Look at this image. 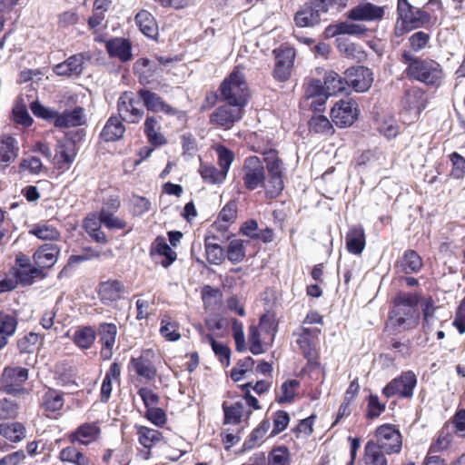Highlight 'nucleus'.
Listing matches in <instances>:
<instances>
[{
	"label": "nucleus",
	"mask_w": 465,
	"mask_h": 465,
	"mask_svg": "<svg viewBox=\"0 0 465 465\" xmlns=\"http://www.w3.org/2000/svg\"><path fill=\"white\" fill-rule=\"evenodd\" d=\"M263 161L258 156L245 158L242 166V179L249 191L263 188L271 198L283 190V166L277 151L263 152Z\"/></svg>",
	"instance_id": "1"
},
{
	"label": "nucleus",
	"mask_w": 465,
	"mask_h": 465,
	"mask_svg": "<svg viewBox=\"0 0 465 465\" xmlns=\"http://www.w3.org/2000/svg\"><path fill=\"white\" fill-rule=\"evenodd\" d=\"M401 62L407 64L405 73L409 78L430 86H439L441 84L444 74L440 64L436 61L421 59L409 51H403Z\"/></svg>",
	"instance_id": "2"
},
{
	"label": "nucleus",
	"mask_w": 465,
	"mask_h": 465,
	"mask_svg": "<svg viewBox=\"0 0 465 465\" xmlns=\"http://www.w3.org/2000/svg\"><path fill=\"white\" fill-rule=\"evenodd\" d=\"M220 91L223 100L232 105L244 108L248 104V85L243 74L238 67L223 80Z\"/></svg>",
	"instance_id": "3"
},
{
	"label": "nucleus",
	"mask_w": 465,
	"mask_h": 465,
	"mask_svg": "<svg viewBox=\"0 0 465 465\" xmlns=\"http://www.w3.org/2000/svg\"><path fill=\"white\" fill-rule=\"evenodd\" d=\"M417 301L410 293L399 295L394 300V307L390 312V320L395 326L404 329L413 328L417 324L419 312Z\"/></svg>",
	"instance_id": "4"
},
{
	"label": "nucleus",
	"mask_w": 465,
	"mask_h": 465,
	"mask_svg": "<svg viewBox=\"0 0 465 465\" xmlns=\"http://www.w3.org/2000/svg\"><path fill=\"white\" fill-rule=\"evenodd\" d=\"M27 380L28 370L26 368L5 367L0 378V393L13 396L29 394V391L24 386Z\"/></svg>",
	"instance_id": "5"
},
{
	"label": "nucleus",
	"mask_w": 465,
	"mask_h": 465,
	"mask_svg": "<svg viewBox=\"0 0 465 465\" xmlns=\"http://www.w3.org/2000/svg\"><path fill=\"white\" fill-rule=\"evenodd\" d=\"M372 442L388 454L399 453L402 447V440L400 431L391 424H384L376 429L375 438Z\"/></svg>",
	"instance_id": "6"
},
{
	"label": "nucleus",
	"mask_w": 465,
	"mask_h": 465,
	"mask_svg": "<svg viewBox=\"0 0 465 465\" xmlns=\"http://www.w3.org/2000/svg\"><path fill=\"white\" fill-rule=\"evenodd\" d=\"M417 379L411 371L402 372L399 377L391 381L382 390L386 398L400 396L411 398L416 386Z\"/></svg>",
	"instance_id": "7"
},
{
	"label": "nucleus",
	"mask_w": 465,
	"mask_h": 465,
	"mask_svg": "<svg viewBox=\"0 0 465 465\" xmlns=\"http://www.w3.org/2000/svg\"><path fill=\"white\" fill-rule=\"evenodd\" d=\"M117 110L121 120L127 123L136 124L143 116L140 99L133 92L122 94L117 102Z\"/></svg>",
	"instance_id": "8"
},
{
	"label": "nucleus",
	"mask_w": 465,
	"mask_h": 465,
	"mask_svg": "<svg viewBox=\"0 0 465 465\" xmlns=\"http://www.w3.org/2000/svg\"><path fill=\"white\" fill-rule=\"evenodd\" d=\"M243 107L232 105L228 103L221 105L211 114L210 122L224 130H229L234 123L240 121L243 115Z\"/></svg>",
	"instance_id": "9"
},
{
	"label": "nucleus",
	"mask_w": 465,
	"mask_h": 465,
	"mask_svg": "<svg viewBox=\"0 0 465 465\" xmlns=\"http://www.w3.org/2000/svg\"><path fill=\"white\" fill-rule=\"evenodd\" d=\"M275 66L273 76L276 80L285 82L291 76L295 59V50L292 47H281L274 50Z\"/></svg>",
	"instance_id": "10"
},
{
	"label": "nucleus",
	"mask_w": 465,
	"mask_h": 465,
	"mask_svg": "<svg viewBox=\"0 0 465 465\" xmlns=\"http://www.w3.org/2000/svg\"><path fill=\"white\" fill-rule=\"evenodd\" d=\"M358 113V105L355 101L341 100L332 107L331 115L337 126L347 127L355 122Z\"/></svg>",
	"instance_id": "11"
},
{
	"label": "nucleus",
	"mask_w": 465,
	"mask_h": 465,
	"mask_svg": "<svg viewBox=\"0 0 465 465\" xmlns=\"http://www.w3.org/2000/svg\"><path fill=\"white\" fill-rule=\"evenodd\" d=\"M139 97L143 100L144 106L149 111H153L154 113H163L167 115L177 116V118H182L184 116V114L166 104L161 96L157 94L151 92L147 89H140Z\"/></svg>",
	"instance_id": "12"
},
{
	"label": "nucleus",
	"mask_w": 465,
	"mask_h": 465,
	"mask_svg": "<svg viewBox=\"0 0 465 465\" xmlns=\"http://www.w3.org/2000/svg\"><path fill=\"white\" fill-rule=\"evenodd\" d=\"M347 86L352 87L356 92L367 91L372 82V74L369 68L364 66L351 67L345 72Z\"/></svg>",
	"instance_id": "13"
},
{
	"label": "nucleus",
	"mask_w": 465,
	"mask_h": 465,
	"mask_svg": "<svg viewBox=\"0 0 465 465\" xmlns=\"http://www.w3.org/2000/svg\"><path fill=\"white\" fill-rule=\"evenodd\" d=\"M384 7L372 3H361L348 12V18L353 21L374 22L384 16Z\"/></svg>",
	"instance_id": "14"
},
{
	"label": "nucleus",
	"mask_w": 465,
	"mask_h": 465,
	"mask_svg": "<svg viewBox=\"0 0 465 465\" xmlns=\"http://www.w3.org/2000/svg\"><path fill=\"white\" fill-rule=\"evenodd\" d=\"M101 435V429L95 422H85L81 424L68 436L72 443L90 445L97 441Z\"/></svg>",
	"instance_id": "15"
},
{
	"label": "nucleus",
	"mask_w": 465,
	"mask_h": 465,
	"mask_svg": "<svg viewBox=\"0 0 465 465\" xmlns=\"http://www.w3.org/2000/svg\"><path fill=\"white\" fill-rule=\"evenodd\" d=\"M126 292L124 284L118 280H108L99 284L98 294L104 304H111L120 300Z\"/></svg>",
	"instance_id": "16"
},
{
	"label": "nucleus",
	"mask_w": 465,
	"mask_h": 465,
	"mask_svg": "<svg viewBox=\"0 0 465 465\" xmlns=\"http://www.w3.org/2000/svg\"><path fill=\"white\" fill-rule=\"evenodd\" d=\"M98 334L102 343L101 355L104 359L109 360L113 355V349L117 335V327L114 323H101L99 325Z\"/></svg>",
	"instance_id": "17"
},
{
	"label": "nucleus",
	"mask_w": 465,
	"mask_h": 465,
	"mask_svg": "<svg viewBox=\"0 0 465 465\" xmlns=\"http://www.w3.org/2000/svg\"><path fill=\"white\" fill-rule=\"evenodd\" d=\"M329 95L325 93L320 80H312L306 87L305 98L312 100L310 107L314 112H322Z\"/></svg>",
	"instance_id": "18"
},
{
	"label": "nucleus",
	"mask_w": 465,
	"mask_h": 465,
	"mask_svg": "<svg viewBox=\"0 0 465 465\" xmlns=\"http://www.w3.org/2000/svg\"><path fill=\"white\" fill-rule=\"evenodd\" d=\"M60 248L54 243H45L34 253V261L40 268H51L57 262Z\"/></svg>",
	"instance_id": "19"
},
{
	"label": "nucleus",
	"mask_w": 465,
	"mask_h": 465,
	"mask_svg": "<svg viewBox=\"0 0 465 465\" xmlns=\"http://www.w3.org/2000/svg\"><path fill=\"white\" fill-rule=\"evenodd\" d=\"M54 125L59 128H68L82 125L84 123V114L82 107L65 110L62 114L56 112Z\"/></svg>",
	"instance_id": "20"
},
{
	"label": "nucleus",
	"mask_w": 465,
	"mask_h": 465,
	"mask_svg": "<svg viewBox=\"0 0 465 465\" xmlns=\"http://www.w3.org/2000/svg\"><path fill=\"white\" fill-rule=\"evenodd\" d=\"M19 147L17 141L9 135L0 139V167H7L18 156Z\"/></svg>",
	"instance_id": "21"
},
{
	"label": "nucleus",
	"mask_w": 465,
	"mask_h": 465,
	"mask_svg": "<svg viewBox=\"0 0 465 465\" xmlns=\"http://www.w3.org/2000/svg\"><path fill=\"white\" fill-rule=\"evenodd\" d=\"M130 364L138 376L147 381H152L156 377L157 370L149 358V352L136 358L133 357Z\"/></svg>",
	"instance_id": "22"
},
{
	"label": "nucleus",
	"mask_w": 465,
	"mask_h": 465,
	"mask_svg": "<svg viewBox=\"0 0 465 465\" xmlns=\"http://www.w3.org/2000/svg\"><path fill=\"white\" fill-rule=\"evenodd\" d=\"M84 55L83 54H74L64 62L56 64L54 67V72L57 75L63 76L79 75L84 69Z\"/></svg>",
	"instance_id": "23"
},
{
	"label": "nucleus",
	"mask_w": 465,
	"mask_h": 465,
	"mask_svg": "<svg viewBox=\"0 0 465 465\" xmlns=\"http://www.w3.org/2000/svg\"><path fill=\"white\" fill-rule=\"evenodd\" d=\"M422 261L420 255L415 251L409 250L396 262L395 269L398 273L410 274L420 271Z\"/></svg>",
	"instance_id": "24"
},
{
	"label": "nucleus",
	"mask_w": 465,
	"mask_h": 465,
	"mask_svg": "<svg viewBox=\"0 0 465 465\" xmlns=\"http://www.w3.org/2000/svg\"><path fill=\"white\" fill-rule=\"evenodd\" d=\"M18 325L15 316L4 311H0V350L7 343L10 337L14 336Z\"/></svg>",
	"instance_id": "25"
},
{
	"label": "nucleus",
	"mask_w": 465,
	"mask_h": 465,
	"mask_svg": "<svg viewBox=\"0 0 465 465\" xmlns=\"http://www.w3.org/2000/svg\"><path fill=\"white\" fill-rule=\"evenodd\" d=\"M106 49L113 57L127 62L132 58V45L127 39L114 38L106 43Z\"/></svg>",
	"instance_id": "26"
},
{
	"label": "nucleus",
	"mask_w": 465,
	"mask_h": 465,
	"mask_svg": "<svg viewBox=\"0 0 465 465\" xmlns=\"http://www.w3.org/2000/svg\"><path fill=\"white\" fill-rule=\"evenodd\" d=\"M401 103L406 110L420 114L425 108V94L419 88L409 89L405 92Z\"/></svg>",
	"instance_id": "27"
},
{
	"label": "nucleus",
	"mask_w": 465,
	"mask_h": 465,
	"mask_svg": "<svg viewBox=\"0 0 465 465\" xmlns=\"http://www.w3.org/2000/svg\"><path fill=\"white\" fill-rule=\"evenodd\" d=\"M151 254L163 256L160 262L163 267H169L177 258L176 252L168 245L163 237H157L151 247Z\"/></svg>",
	"instance_id": "28"
},
{
	"label": "nucleus",
	"mask_w": 465,
	"mask_h": 465,
	"mask_svg": "<svg viewBox=\"0 0 465 465\" xmlns=\"http://www.w3.org/2000/svg\"><path fill=\"white\" fill-rule=\"evenodd\" d=\"M298 380H287L275 391V401L279 404H290L294 401L297 391L300 388Z\"/></svg>",
	"instance_id": "29"
},
{
	"label": "nucleus",
	"mask_w": 465,
	"mask_h": 465,
	"mask_svg": "<svg viewBox=\"0 0 465 465\" xmlns=\"http://www.w3.org/2000/svg\"><path fill=\"white\" fill-rule=\"evenodd\" d=\"M346 247L349 252L360 254L365 247V235L361 226L351 227L346 235Z\"/></svg>",
	"instance_id": "30"
},
{
	"label": "nucleus",
	"mask_w": 465,
	"mask_h": 465,
	"mask_svg": "<svg viewBox=\"0 0 465 465\" xmlns=\"http://www.w3.org/2000/svg\"><path fill=\"white\" fill-rule=\"evenodd\" d=\"M161 126L154 116H148L144 122V134L148 142L153 146H162L167 143L164 135L160 132Z\"/></svg>",
	"instance_id": "31"
},
{
	"label": "nucleus",
	"mask_w": 465,
	"mask_h": 465,
	"mask_svg": "<svg viewBox=\"0 0 465 465\" xmlns=\"http://www.w3.org/2000/svg\"><path fill=\"white\" fill-rule=\"evenodd\" d=\"M388 455L383 449L374 444L372 440H368L364 446L363 460L365 465H387Z\"/></svg>",
	"instance_id": "32"
},
{
	"label": "nucleus",
	"mask_w": 465,
	"mask_h": 465,
	"mask_svg": "<svg viewBox=\"0 0 465 465\" xmlns=\"http://www.w3.org/2000/svg\"><path fill=\"white\" fill-rule=\"evenodd\" d=\"M75 145L73 142H61L57 144L55 150V158L59 169L68 167L75 158Z\"/></svg>",
	"instance_id": "33"
},
{
	"label": "nucleus",
	"mask_w": 465,
	"mask_h": 465,
	"mask_svg": "<svg viewBox=\"0 0 465 465\" xmlns=\"http://www.w3.org/2000/svg\"><path fill=\"white\" fill-rule=\"evenodd\" d=\"M135 23L140 31L147 37L153 38L157 35L158 26L154 17L146 10H141L135 15Z\"/></svg>",
	"instance_id": "34"
},
{
	"label": "nucleus",
	"mask_w": 465,
	"mask_h": 465,
	"mask_svg": "<svg viewBox=\"0 0 465 465\" xmlns=\"http://www.w3.org/2000/svg\"><path fill=\"white\" fill-rule=\"evenodd\" d=\"M125 132V127L121 119L116 116H111L102 133L101 136L105 142H114L121 139Z\"/></svg>",
	"instance_id": "35"
},
{
	"label": "nucleus",
	"mask_w": 465,
	"mask_h": 465,
	"mask_svg": "<svg viewBox=\"0 0 465 465\" xmlns=\"http://www.w3.org/2000/svg\"><path fill=\"white\" fill-rule=\"evenodd\" d=\"M139 443L144 449H152L163 440V434L154 429L142 425H135Z\"/></svg>",
	"instance_id": "36"
},
{
	"label": "nucleus",
	"mask_w": 465,
	"mask_h": 465,
	"mask_svg": "<svg viewBox=\"0 0 465 465\" xmlns=\"http://www.w3.org/2000/svg\"><path fill=\"white\" fill-rule=\"evenodd\" d=\"M325 93L329 95H337L347 89V83L345 78H342L334 71H330L325 74L324 84L322 85Z\"/></svg>",
	"instance_id": "37"
},
{
	"label": "nucleus",
	"mask_w": 465,
	"mask_h": 465,
	"mask_svg": "<svg viewBox=\"0 0 465 465\" xmlns=\"http://www.w3.org/2000/svg\"><path fill=\"white\" fill-rule=\"evenodd\" d=\"M294 21L299 27H311L319 24L321 17L317 15V11H314L312 6L307 3L295 14Z\"/></svg>",
	"instance_id": "38"
},
{
	"label": "nucleus",
	"mask_w": 465,
	"mask_h": 465,
	"mask_svg": "<svg viewBox=\"0 0 465 465\" xmlns=\"http://www.w3.org/2000/svg\"><path fill=\"white\" fill-rule=\"evenodd\" d=\"M59 457L65 465H91V461L82 451L78 450L74 446L64 448Z\"/></svg>",
	"instance_id": "39"
},
{
	"label": "nucleus",
	"mask_w": 465,
	"mask_h": 465,
	"mask_svg": "<svg viewBox=\"0 0 465 465\" xmlns=\"http://www.w3.org/2000/svg\"><path fill=\"white\" fill-rule=\"evenodd\" d=\"M401 19L413 30L428 23L430 20V15L420 8L412 6L410 11L404 13L403 15L401 16Z\"/></svg>",
	"instance_id": "40"
},
{
	"label": "nucleus",
	"mask_w": 465,
	"mask_h": 465,
	"mask_svg": "<svg viewBox=\"0 0 465 465\" xmlns=\"http://www.w3.org/2000/svg\"><path fill=\"white\" fill-rule=\"evenodd\" d=\"M0 434L13 442H17L25 437V428L20 422H5L0 424Z\"/></svg>",
	"instance_id": "41"
},
{
	"label": "nucleus",
	"mask_w": 465,
	"mask_h": 465,
	"mask_svg": "<svg viewBox=\"0 0 465 465\" xmlns=\"http://www.w3.org/2000/svg\"><path fill=\"white\" fill-rule=\"evenodd\" d=\"M96 338L95 331L90 326L77 329L74 333V342L81 349H89Z\"/></svg>",
	"instance_id": "42"
},
{
	"label": "nucleus",
	"mask_w": 465,
	"mask_h": 465,
	"mask_svg": "<svg viewBox=\"0 0 465 465\" xmlns=\"http://www.w3.org/2000/svg\"><path fill=\"white\" fill-rule=\"evenodd\" d=\"M64 403L63 394L54 390H48L43 397V407L48 411H60Z\"/></svg>",
	"instance_id": "43"
},
{
	"label": "nucleus",
	"mask_w": 465,
	"mask_h": 465,
	"mask_svg": "<svg viewBox=\"0 0 465 465\" xmlns=\"http://www.w3.org/2000/svg\"><path fill=\"white\" fill-rule=\"evenodd\" d=\"M309 127L312 132L322 134H332L333 127L329 119L322 114L313 115L310 122Z\"/></svg>",
	"instance_id": "44"
},
{
	"label": "nucleus",
	"mask_w": 465,
	"mask_h": 465,
	"mask_svg": "<svg viewBox=\"0 0 465 465\" xmlns=\"http://www.w3.org/2000/svg\"><path fill=\"white\" fill-rule=\"evenodd\" d=\"M245 257L244 241L233 239L229 242L227 258L232 263L241 262Z\"/></svg>",
	"instance_id": "45"
},
{
	"label": "nucleus",
	"mask_w": 465,
	"mask_h": 465,
	"mask_svg": "<svg viewBox=\"0 0 465 465\" xmlns=\"http://www.w3.org/2000/svg\"><path fill=\"white\" fill-rule=\"evenodd\" d=\"M199 172L202 178L209 183H221L226 178L222 170L219 171L213 165L202 163Z\"/></svg>",
	"instance_id": "46"
},
{
	"label": "nucleus",
	"mask_w": 465,
	"mask_h": 465,
	"mask_svg": "<svg viewBox=\"0 0 465 465\" xmlns=\"http://www.w3.org/2000/svg\"><path fill=\"white\" fill-rule=\"evenodd\" d=\"M30 232L41 240L54 241L57 240L60 236L58 230L54 226L45 223L35 224Z\"/></svg>",
	"instance_id": "47"
},
{
	"label": "nucleus",
	"mask_w": 465,
	"mask_h": 465,
	"mask_svg": "<svg viewBox=\"0 0 465 465\" xmlns=\"http://www.w3.org/2000/svg\"><path fill=\"white\" fill-rule=\"evenodd\" d=\"M257 327L263 333V339L268 337L270 341H272L275 336L277 328L274 315L270 313L263 314L260 318V322Z\"/></svg>",
	"instance_id": "48"
},
{
	"label": "nucleus",
	"mask_w": 465,
	"mask_h": 465,
	"mask_svg": "<svg viewBox=\"0 0 465 465\" xmlns=\"http://www.w3.org/2000/svg\"><path fill=\"white\" fill-rule=\"evenodd\" d=\"M295 335L298 336L296 342L303 356L308 360L309 362H312L317 357L314 340L301 334Z\"/></svg>",
	"instance_id": "49"
},
{
	"label": "nucleus",
	"mask_w": 465,
	"mask_h": 465,
	"mask_svg": "<svg viewBox=\"0 0 465 465\" xmlns=\"http://www.w3.org/2000/svg\"><path fill=\"white\" fill-rule=\"evenodd\" d=\"M205 340L210 342L213 352L220 358V361L228 366L231 356L230 349L225 344L216 341L212 334H207Z\"/></svg>",
	"instance_id": "50"
},
{
	"label": "nucleus",
	"mask_w": 465,
	"mask_h": 465,
	"mask_svg": "<svg viewBox=\"0 0 465 465\" xmlns=\"http://www.w3.org/2000/svg\"><path fill=\"white\" fill-rule=\"evenodd\" d=\"M206 259L211 264H221L224 260L223 249L217 243H212L209 239H205Z\"/></svg>",
	"instance_id": "51"
},
{
	"label": "nucleus",
	"mask_w": 465,
	"mask_h": 465,
	"mask_svg": "<svg viewBox=\"0 0 465 465\" xmlns=\"http://www.w3.org/2000/svg\"><path fill=\"white\" fill-rule=\"evenodd\" d=\"M41 341V337L36 332H29L28 334L25 335L23 338H21L18 342L17 346L22 353H31L35 351V350L37 348L38 344Z\"/></svg>",
	"instance_id": "52"
},
{
	"label": "nucleus",
	"mask_w": 465,
	"mask_h": 465,
	"mask_svg": "<svg viewBox=\"0 0 465 465\" xmlns=\"http://www.w3.org/2000/svg\"><path fill=\"white\" fill-rule=\"evenodd\" d=\"M268 465H290V452L284 446L274 448L268 456Z\"/></svg>",
	"instance_id": "53"
},
{
	"label": "nucleus",
	"mask_w": 465,
	"mask_h": 465,
	"mask_svg": "<svg viewBox=\"0 0 465 465\" xmlns=\"http://www.w3.org/2000/svg\"><path fill=\"white\" fill-rule=\"evenodd\" d=\"M262 334L263 335V333L257 326H250L248 340L250 343V351L254 355L262 354L264 352V349L262 343Z\"/></svg>",
	"instance_id": "54"
},
{
	"label": "nucleus",
	"mask_w": 465,
	"mask_h": 465,
	"mask_svg": "<svg viewBox=\"0 0 465 465\" xmlns=\"http://www.w3.org/2000/svg\"><path fill=\"white\" fill-rule=\"evenodd\" d=\"M42 168V161L38 157L33 155L22 159L19 163L20 173L28 172L32 174H38Z\"/></svg>",
	"instance_id": "55"
},
{
	"label": "nucleus",
	"mask_w": 465,
	"mask_h": 465,
	"mask_svg": "<svg viewBox=\"0 0 465 465\" xmlns=\"http://www.w3.org/2000/svg\"><path fill=\"white\" fill-rule=\"evenodd\" d=\"M366 32L364 25L349 22L340 23L335 28V33L339 35H362Z\"/></svg>",
	"instance_id": "56"
},
{
	"label": "nucleus",
	"mask_w": 465,
	"mask_h": 465,
	"mask_svg": "<svg viewBox=\"0 0 465 465\" xmlns=\"http://www.w3.org/2000/svg\"><path fill=\"white\" fill-rule=\"evenodd\" d=\"M254 365V361L252 357H245L238 361L237 365L231 371V378L234 381H239L242 379L243 375Z\"/></svg>",
	"instance_id": "57"
},
{
	"label": "nucleus",
	"mask_w": 465,
	"mask_h": 465,
	"mask_svg": "<svg viewBox=\"0 0 465 465\" xmlns=\"http://www.w3.org/2000/svg\"><path fill=\"white\" fill-rule=\"evenodd\" d=\"M160 333L170 341H178L181 337L177 330V324L170 322L167 318H163L161 321Z\"/></svg>",
	"instance_id": "58"
},
{
	"label": "nucleus",
	"mask_w": 465,
	"mask_h": 465,
	"mask_svg": "<svg viewBox=\"0 0 465 465\" xmlns=\"http://www.w3.org/2000/svg\"><path fill=\"white\" fill-rule=\"evenodd\" d=\"M19 411L18 404L9 399L0 400V420L14 419Z\"/></svg>",
	"instance_id": "59"
},
{
	"label": "nucleus",
	"mask_w": 465,
	"mask_h": 465,
	"mask_svg": "<svg viewBox=\"0 0 465 465\" xmlns=\"http://www.w3.org/2000/svg\"><path fill=\"white\" fill-rule=\"evenodd\" d=\"M39 273V270L32 266L17 267L14 272L16 282L25 284L32 283L33 279Z\"/></svg>",
	"instance_id": "60"
},
{
	"label": "nucleus",
	"mask_w": 465,
	"mask_h": 465,
	"mask_svg": "<svg viewBox=\"0 0 465 465\" xmlns=\"http://www.w3.org/2000/svg\"><path fill=\"white\" fill-rule=\"evenodd\" d=\"M430 38V35L423 31L412 34L409 37V44L411 50L416 53L421 51L428 45Z\"/></svg>",
	"instance_id": "61"
},
{
	"label": "nucleus",
	"mask_w": 465,
	"mask_h": 465,
	"mask_svg": "<svg viewBox=\"0 0 465 465\" xmlns=\"http://www.w3.org/2000/svg\"><path fill=\"white\" fill-rule=\"evenodd\" d=\"M101 219L103 222V224L108 228V229H116V230H122L126 227V223L114 216L113 213H110L104 209L101 210Z\"/></svg>",
	"instance_id": "62"
},
{
	"label": "nucleus",
	"mask_w": 465,
	"mask_h": 465,
	"mask_svg": "<svg viewBox=\"0 0 465 465\" xmlns=\"http://www.w3.org/2000/svg\"><path fill=\"white\" fill-rule=\"evenodd\" d=\"M452 436L450 433L445 430H442L435 442L431 444L430 447L429 454H433L437 452H440L444 450H446L450 443L451 442Z\"/></svg>",
	"instance_id": "63"
},
{
	"label": "nucleus",
	"mask_w": 465,
	"mask_h": 465,
	"mask_svg": "<svg viewBox=\"0 0 465 465\" xmlns=\"http://www.w3.org/2000/svg\"><path fill=\"white\" fill-rule=\"evenodd\" d=\"M452 163L451 176L455 179H461L465 176V159L458 153L454 152L450 154Z\"/></svg>",
	"instance_id": "64"
}]
</instances>
